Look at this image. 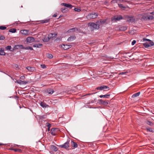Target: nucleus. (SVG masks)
<instances>
[{
	"instance_id": "1",
	"label": "nucleus",
	"mask_w": 154,
	"mask_h": 154,
	"mask_svg": "<svg viewBox=\"0 0 154 154\" xmlns=\"http://www.w3.org/2000/svg\"><path fill=\"white\" fill-rule=\"evenodd\" d=\"M99 21H97L96 23L91 22L88 23V25L90 27L91 29L93 30L98 29L100 27V25L99 24Z\"/></svg>"
},
{
	"instance_id": "2",
	"label": "nucleus",
	"mask_w": 154,
	"mask_h": 154,
	"mask_svg": "<svg viewBox=\"0 0 154 154\" xmlns=\"http://www.w3.org/2000/svg\"><path fill=\"white\" fill-rule=\"evenodd\" d=\"M98 16V14L97 13H91L87 15L86 18L88 20H91L92 19L96 18Z\"/></svg>"
},
{
	"instance_id": "3",
	"label": "nucleus",
	"mask_w": 154,
	"mask_h": 154,
	"mask_svg": "<svg viewBox=\"0 0 154 154\" xmlns=\"http://www.w3.org/2000/svg\"><path fill=\"white\" fill-rule=\"evenodd\" d=\"M70 142V139H68L67 141L64 144L60 145L59 146L60 148H63L65 149H67L69 147V142Z\"/></svg>"
},
{
	"instance_id": "4",
	"label": "nucleus",
	"mask_w": 154,
	"mask_h": 154,
	"mask_svg": "<svg viewBox=\"0 0 154 154\" xmlns=\"http://www.w3.org/2000/svg\"><path fill=\"white\" fill-rule=\"evenodd\" d=\"M123 19V17L121 15L118 16H114L113 18H112V21L113 22L119 21Z\"/></svg>"
},
{
	"instance_id": "5",
	"label": "nucleus",
	"mask_w": 154,
	"mask_h": 154,
	"mask_svg": "<svg viewBox=\"0 0 154 154\" xmlns=\"http://www.w3.org/2000/svg\"><path fill=\"white\" fill-rule=\"evenodd\" d=\"M149 13H147L146 16H144L143 17V19L145 20H153L154 18L153 16L149 14Z\"/></svg>"
},
{
	"instance_id": "6",
	"label": "nucleus",
	"mask_w": 154,
	"mask_h": 154,
	"mask_svg": "<svg viewBox=\"0 0 154 154\" xmlns=\"http://www.w3.org/2000/svg\"><path fill=\"white\" fill-rule=\"evenodd\" d=\"M154 45V43L153 42H151L149 43L146 42L145 43L143 44V45L146 48H148L149 47H151Z\"/></svg>"
},
{
	"instance_id": "7",
	"label": "nucleus",
	"mask_w": 154,
	"mask_h": 154,
	"mask_svg": "<svg viewBox=\"0 0 154 154\" xmlns=\"http://www.w3.org/2000/svg\"><path fill=\"white\" fill-rule=\"evenodd\" d=\"M17 82L20 85H25L29 83V81H22L21 80H17Z\"/></svg>"
},
{
	"instance_id": "8",
	"label": "nucleus",
	"mask_w": 154,
	"mask_h": 154,
	"mask_svg": "<svg viewBox=\"0 0 154 154\" xmlns=\"http://www.w3.org/2000/svg\"><path fill=\"white\" fill-rule=\"evenodd\" d=\"M60 47L63 48L64 50H67L71 48V45H64V44L60 45Z\"/></svg>"
},
{
	"instance_id": "9",
	"label": "nucleus",
	"mask_w": 154,
	"mask_h": 154,
	"mask_svg": "<svg viewBox=\"0 0 154 154\" xmlns=\"http://www.w3.org/2000/svg\"><path fill=\"white\" fill-rule=\"evenodd\" d=\"M20 33L25 35H28L29 34V30H22L20 31Z\"/></svg>"
},
{
	"instance_id": "10",
	"label": "nucleus",
	"mask_w": 154,
	"mask_h": 154,
	"mask_svg": "<svg viewBox=\"0 0 154 154\" xmlns=\"http://www.w3.org/2000/svg\"><path fill=\"white\" fill-rule=\"evenodd\" d=\"M107 88H109V87L107 86H102L100 87H97V89L98 90H102Z\"/></svg>"
},
{
	"instance_id": "11",
	"label": "nucleus",
	"mask_w": 154,
	"mask_h": 154,
	"mask_svg": "<svg viewBox=\"0 0 154 154\" xmlns=\"http://www.w3.org/2000/svg\"><path fill=\"white\" fill-rule=\"evenodd\" d=\"M34 38L32 37H29L26 38L27 42L29 43L34 42Z\"/></svg>"
},
{
	"instance_id": "12",
	"label": "nucleus",
	"mask_w": 154,
	"mask_h": 154,
	"mask_svg": "<svg viewBox=\"0 0 154 154\" xmlns=\"http://www.w3.org/2000/svg\"><path fill=\"white\" fill-rule=\"evenodd\" d=\"M26 69L29 71L31 72H33L35 70V68L34 67L27 66L26 67Z\"/></svg>"
},
{
	"instance_id": "13",
	"label": "nucleus",
	"mask_w": 154,
	"mask_h": 154,
	"mask_svg": "<svg viewBox=\"0 0 154 154\" xmlns=\"http://www.w3.org/2000/svg\"><path fill=\"white\" fill-rule=\"evenodd\" d=\"M61 5L64 6V7L69 8H72L73 7V6L71 5L65 3H62L61 4Z\"/></svg>"
},
{
	"instance_id": "14",
	"label": "nucleus",
	"mask_w": 154,
	"mask_h": 154,
	"mask_svg": "<svg viewBox=\"0 0 154 154\" xmlns=\"http://www.w3.org/2000/svg\"><path fill=\"white\" fill-rule=\"evenodd\" d=\"M57 35V34L56 33H50L48 35V37L50 40V39L53 38L54 37H55Z\"/></svg>"
},
{
	"instance_id": "15",
	"label": "nucleus",
	"mask_w": 154,
	"mask_h": 154,
	"mask_svg": "<svg viewBox=\"0 0 154 154\" xmlns=\"http://www.w3.org/2000/svg\"><path fill=\"white\" fill-rule=\"evenodd\" d=\"M56 128H52L51 130V134L53 136H55L56 135Z\"/></svg>"
},
{
	"instance_id": "16",
	"label": "nucleus",
	"mask_w": 154,
	"mask_h": 154,
	"mask_svg": "<svg viewBox=\"0 0 154 154\" xmlns=\"http://www.w3.org/2000/svg\"><path fill=\"white\" fill-rule=\"evenodd\" d=\"M50 148L51 149L54 151L55 152L57 151L58 149L57 148L56 146H55L54 145H51L50 146Z\"/></svg>"
},
{
	"instance_id": "17",
	"label": "nucleus",
	"mask_w": 154,
	"mask_h": 154,
	"mask_svg": "<svg viewBox=\"0 0 154 154\" xmlns=\"http://www.w3.org/2000/svg\"><path fill=\"white\" fill-rule=\"evenodd\" d=\"M71 144L72 146L75 148H77L78 147V144L72 140L71 142Z\"/></svg>"
},
{
	"instance_id": "18",
	"label": "nucleus",
	"mask_w": 154,
	"mask_h": 154,
	"mask_svg": "<svg viewBox=\"0 0 154 154\" xmlns=\"http://www.w3.org/2000/svg\"><path fill=\"white\" fill-rule=\"evenodd\" d=\"M106 21V19L100 20L99 21V25H103L105 24Z\"/></svg>"
},
{
	"instance_id": "19",
	"label": "nucleus",
	"mask_w": 154,
	"mask_h": 154,
	"mask_svg": "<svg viewBox=\"0 0 154 154\" xmlns=\"http://www.w3.org/2000/svg\"><path fill=\"white\" fill-rule=\"evenodd\" d=\"M76 38L75 36H72L69 37L67 39V40L69 41H72L75 40Z\"/></svg>"
},
{
	"instance_id": "20",
	"label": "nucleus",
	"mask_w": 154,
	"mask_h": 154,
	"mask_svg": "<svg viewBox=\"0 0 154 154\" xmlns=\"http://www.w3.org/2000/svg\"><path fill=\"white\" fill-rule=\"evenodd\" d=\"M110 96V94H106L104 95H100L99 97L100 98H108Z\"/></svg>"
},
{
	"instance_id": "21",
	"label": "nucleus",
	"mask_w": 154,
	"mask_h": 154,
	"mask_svg": "<svg viewBox=\"0 0 154 154\" xmlns=\"http://www.w3.org/2000/svg\"><path fill=\"white\" fill-rule=\"evenodd\" d=\"M40 104L41 106L43 108H46L48 106L45 103L42 102H41Z\"/></svg>"
},
{
	"instance_id": "22",
	"label": "nucleus",
	"mask_w": 154,
	"mask_h": 154,
	"mask_svg": "<svg viewBox=\"0 0 154 154\" xmlns=\"http://www.w3.org/2000/svg\"><path fill=\"white\" fill-rule=\"evenodd\" d=\"M127 29V27L125 26H122L119 28L120 31H125Z\"/></svg>"
},
{
	"instance_id": "23",
	"label": "nucleus",
	"mask_w": 154,
	"mask_h": 154,
	"mask_svg": "<svg viewBox=\"0 0 154 154\" xmlns=\"http://www.w3.org/2000/svg\"><path fill=\"white\" fill-rule=\"evenodd\" d=\"M140 92L135 93L132 95V97L133 98H134V97H137L140 95Z\"/></svg>"
},
{
	"instance_id": "24",
	"label": "nucleus",
	"mask_w": 154,
	"mask_h": 154,
	"mask_svg": "<svg viewBox=\"0 0 154 154\" xmlns=\"http://www.w3.org/2000/svg\"><path fill=\"white\" fill-rule=\"evenodd\" d=\"M50 19H45L43 20H40V21L41 22L40 23H47L49 21Z\"/></svg>"
},
{
	"instance_id": "25",
	"label": "nucleus",
	"mask_w": 154,
	"mask_h": 154,
	"mask_svg": "<svg viewBox=\"0 0 154 154\" xmlns=\"http://www.w3.org/2000/svg\"><path fill=\"white\" fill-rule=\"evenodd\" d=\"M5 53L4 52V50L2 48H0V55H5Z\"/></svg>"
},
{
	"instance_id": "26",
	"label": "nucleus",
	"mask_w": 154,
	"mask_h": 154,
	"mask_svg": "<svg viewBox=\"0 0 154 154\" xmlns=\"http://www.w3.org/2000/svg\"><path fill=\"white\" fill-rule=\"evenodd\" d=\"M42 45V44H35L33 45V47H36V48H40Z\"/></svg>"
},
{
	"instance_id": "27",
	"label": "nucleus",
	"mask_w": 154,
	"mask_h": 154,
	"mask_svg": "<svg viewBox=\"0 0 154 154\" xmlns=\"http://www.w3.org/2000/svg\"><path fill=\"white\" fill-rule=\"evenodd\" d=\"M54 91L53 90V89H49L47 91V92L49 94H52L54 92Z\"/></svg>"
},
{
	"instance_id": "28",
	"label": "nucleus",
	"mask_w": 154,
	"mask_h": 154,
	"mask_svg": "<svg viewBox=\"0 0 154 154\" xmlns=\"http://www.w3.org/2000/svg\"><path fill=\"white\" fill-rule=\"evenodd\" d=\"M16 29L15 28L11 29L9 30V31L10 32L12 33H15L16 32Z\"/></svg>"
},
{
	"instance_id": "29",
	"label": "nucleus",
	"mask_w": 154,
	"mask_h": 154,
	"mask_svg": "<svg viewBox=\"0 0 154 154\" xmlns=\"http://www.w3.org/2000/svg\"><path fill=\"white\" fill-rule=\"evenodd\" d=\"M143 42H152V41L150 40L145 38H143Z\"/></svg>"
},
{
	"instance_id": "30",
	"label": "nucleus",
	"mask_w": 154,
	"mask_h": 154,
	"mask_svg": "<svg viewBox=\"0 0 154 154\" xmlns=\"http://www.w3.org/2000/svg\"><path fill=\"white\" fill-rule=\"evenodd\" d=\"M49 40V38L48 37H44L43 39V41L45 42H48Z\"/></svg>"
},
{
	"instance_id": "31",
	"label": "nucleus",
	"mask_w": 154,
	"mask_h": 154,
	"mask_svg": "<svg viewBox=\"0 0 154 154\" xmlns=\"http://www.w3.org/2000/svg\"><path fill=\"white\" fill-rule=\"evenodd\" d=\"M12 150L16 152H22V150L20 149H14Z\"/></svg>"
},
{
	"instance_id": "32",
	"label": "nucleus",
	"mask_w": 154,
	"mask_h": 154,
	"mask_svg": "<svg viewBox=\"0 0 154 154\" xmlns=\"http://www.w3.org/2000/svg\"><path fill=\"white\" fill-rule=\"evenodd\" d=\"M20 47H23V45H16L14 46V48L15 49H18L19 48H20Z\"/></svg>"
},
{
	"instance_id": "33",
	"label": "nucleus",
	"mask_w": 154,
	"mask_h": 154,
	"mask_svg": "<svg viewBox=\"0 0 154 154\" xmlns=\"http://www.w3.org/2000/svg\"><path fill=\"white\" fill-rule=\"evenodd\" d=\"M119 6L122 9H124L125 7L122 4H118Z\"/></svg>"
},
{
	"instance_id": "34",
	"label": "nucleus",
	"mask_w": 154,
	"mask_h": 154,
	"mask_svg": "<svg viewBox=\"0 0 154 154\" xmlns=\"http://www.w3.org/2000/svg\"><path fill=\"white\" fill-rule=\"evenodd\" d=\"M146 123L147 124L150 125V126H152L153 125V124L152 123V122L149 121H146Z\"/></svg>"
},
{
	"instance_id": "35",
	"label": "nucleus",
	"mask_w": 154,
	"mask_h": 154,
	"mask_svg": "<svg viewBox=\"0 0 154 154\" xmlns=\"http://www.w3.org/2000/svg\"><path fill=\"white\" fill-rule=\"evenodd\" d=\"M47 57H48L50 59L52 58L53 57V55L51 54H47Z\"/></svg>"
},
{
	"instance_id": "36",
	"label": "nucleus",
	"mask_w": 154,
	"mask_h": 154,
	"mask_svg": "<svg viewBox=\"0 0 154 154\" xmlns=\"http://www.w3.org/2000/svg\"><path fill=\"white\" fill-rule=\"evenodd\" d=\"M24 48V49H26V50L30 49L31 50H33V48L32 47H26V48Z\"/></svg>"
},
{
	"instance_id": "37",
	"label": "nucleus",
	"mask_w": 154,
	"mask_h": 154,
	"mask_svg": "<svg viewBox=\"0 0 154 154\" xmlns=\"http://www.w3.org/2000/svg\"><path fill=\"white\" fill-rule=\"evenodd\" d=\"M7 27L4 26H0V29L1 30H5L6 29Z\"/></svg>"
},
{
	"instance_id": "38",
	"label": "nucleus",
	"mask_w": 154,
	"mask_h": 154,
	"mask_svg": "<svg viewBox=\"0 0 154 154\" xmlns=\"http://www.w3.org/2000/svg\"><path fill=\"white\" fill-rule=\"evenodd\" d=\"M67 9L66 8H61V11L63 13H65L66 12V10Z\"/></svg>"
},
{
	"instance_id": "39",
	"label": "nucleus",
	"mask_w": 154,
	"mask_h": 154,
	"mask_svg": "<svg viewBox=\"0 0 154 154\" xmlns=\"http://www.w3.org/2000/svg\"><path fill=\"white\" fill-rule=\"evenodd\" d=\"M135 20L133 18H130V19L127 20V21L130 22H134Z\"/></svg>"
},
{
	"instance_id": "40",
	"label": "nucleus",
	"mask_w": 154,
	"mask_h": 154,
	"mask_svg": "<svg viewBox=\"0 0 154 154\" xmlns=\"http://www.w3.org/2000/svg\"><path fill=\"white\" fill-rule=\"evenodd\" d=\"M75 30H78V29L76 28H73L72 29H70L69 31V32H71V31H73Z\"/></svg>"
},
{
	"instance_id": "41",
	"label": "nucleus",
	"mask_w": 154,
	"mask_h": 154,
	"mask_svg": "<svg viewBox=\"0 0 154 154\" xmlns=\"http://www.w3.org/2000/svg\"><path fill=\"white\" fill-rule=\"evenodd\" d=\"M147 130L150 132H153V131L152 128H147Z\"/></svg>"
},
{
	"instance_id": "42",
	"label": "nucleus",
	"mask_w": 154,
	"mask_h": 154,
	"mask_svg": "<svg viewBox=\"0 0 154 154\" xmlns=\"http://www.w3.org/2000/svg\"><path fill=\"white\" fill-rule=\"evenodd\" d=\"M74 11L76 12H79L81 11V9L78 8H75Z\"/></svg>"
},
{
	"instance_id": "43",
	"label": "nucleus",
	"mask_w": 154,
	"mask_h": 154,
	"mask_svg": "<svg viewBox=\"0 0 154 154\" xmlns=\"http://www.w3.org/2000/svg\"><path fill=\"white\" fill-rule=\"evenodd\" d=\"M11 46H8L6 47L5 48L8 50H10L11 48Z\"/></svg>"
},
{
	"instance_id": "44",
	"label": "nucleus",
	"mask_w": 154,
	"mask_h": 154,
	"mask_svg": "<svg viewBox=\"0 0 154 154\" xmlns=\"http://www.w3.org/2000/svg\"><path fill=\"white\" fill-rule=\"evenodd\" d=\"M41 67L43 69H45L46 68V65L45 64L41 65Z\"/></svg>"
},
{
	"instance_id": "45",
	"label": "nucleus",
	"mask_w": 154,
	"mask_h": 154,
	"mask_svg": "<svg viewBox=\"0 0 154 154\" xmlns=\"http://www.w3.org/2000/svg\"><path fill=\"white\" fill-rule=\"evenodd\" d=\"M46 125L48 128H50L51 126V124L48 122L46 123Z\"/></svg>"
},
{
	"instance_id": "46",
	"label": "nucleus",
	"mask_w": 154,
	"mask_h": 154,
	"mask_svg": "<svg viewBox=\"0 0 154 154\" xmlns=\"http://www.w3.org/2000/svg\"><path fill=\"white\" fill-rule=\"evenodd\" d=\"M5 38V37L3 35H1L0 36V40H3Z\"/></svg>"
},
{
	"instance_id": "47",
	"label": "nucleus",
	"mask_w": 154,
	"mask_h": 154,
	"mask_svg": "<svg viewBox=\"0 0 154 154\" xmlns=\"http://www.w3.org/2000/svg\"><path fill=\"white\" fill-rule=\"evenodd\" d=\"M103 104L104 105H107L108 104V103L107 101H104L103 102Z\"/></svg>"
},
{
	"instance_id": "48",
	"label": "nucleus",
	"mask_w": 154,
	"mask_h": 154,
	"mask_svg": "<svg viewBox=\"0 0 154 154\" xmlns=\"http://www.w3.org/2000/svg\"><path fill=\"white\" fill-rule=\"evenodd\" d=\"M25 79V77L23 75V76H21L20 77V79H21V80H24Z\"/></svg>"
},
{
	"instance_id": "49",
	"label": "nucleus",
	"mask_w": 154,
	"mask_h": 154,
	"mask_svg": "<svg viewBox=\"0 0 154 154\" xmlns=\"http://www.w3.org/2000/svg\"><path fill=\"white\" fill-rule=\"evenodd\" d=\"M136 43V41L135 40H134L132 42L131 45H134Z\"/></svg>"
},
{
	"instance_id": "50",
	"label": "nucleus",
	"mask_w": 154,
	"mask_h": 154,
	"mask_svg": "<svg viewBox=\"0 0 154 154\" xmlns=\"http://www.w3.org/2000/svg\"><path fill=\"white\" fill-rule=\"evenodd\" d=\"M127 72H121L120 73V74L121 75H124V74H125Z\"/></svg>"
},
{
	"instance_id": "51",
	"label": "nucleus",
	"mask_w": 154,
	"mask_h": 154,
	"mask_svg": "<svg viewBox=\"0 0 154 154\" xmlns=\"http://www.w3.org/2000/svg\"><path fill=\"white\" fill-rule=\"evenodd\" d=\"M99 101L101 103V104H103V101H103V100H102V99H100V100H99Z\"/></svg>"
},
{
	"instance_id": "52",
	"label": "nucleus",
	"mask_w": 154,
	"mask_h": 154,
	"mask_svg": "<svg viewBox=\"0 0 154 154\" xmlns=\"http://www.w3.org/2000/svg\"><path fill=\"white\" fill-rule=\"evenodd\" d=\"M57 16V14L56 13L54 14L53 16V17H56Z\"/></svg>"
},
{
	"instance_id": "53",
	"label": "nucleus",
	"mask_w": 154,
	"mask_h": 154,
	"mask_svg": "<svg viewBox=\"0 0 154 154\" xmlns=\"http://www.w3.org/2000/svg\"><path fill=\"white\" fill-rule=\"evenodd\" d=\"M149 14H152L154 15V11H153L152 12H151Z\"/></svg>"
},
{
	"instance_id": "54",
	"label": "nucleus",
	"mask_w": 154,
	"mask_h": 154,
	"mask_svg": "<svg viewBox=\"0 0 154 154\" xmlns=\"http://www.w3.org/2000/svg\"><path fill=\"white\" fill-rule=\"evenodd\" d=\"M15 66L16 68H18V65L17 64H15Z\"/></svg>"
},
{
	"instance_id": "55",
	"label": "nucleus",
	"mask_w": 154,
	"mask_h": 154,
	"mask_svg": "<svg viewBox=\"0 0 154 154\" xmlns=\"http://www.w3.org/2000/svg\"><path fill=\"white\" fill-rule=\"evenodd\" d=\"M14 48H13L12 50H11V51H14Z\"/></svg>"
},
{
	"instance_id": "56",
	"label": "nucleus",
	"mask_w": 154,
	"mask_h": 154,
	"mask_svg": "<svg viewBox=\"0 0 154 154\" xmlns=\"http://www.w3.org/2000/svg\"><path fill=\"white\" fill-rule=\"evenodd\" d=\"M43 118H44L43 116H42L41 117V119H43Z\"/></svg>"
},
{
	"instance_id": "57",
	"label": "nucleus",
	"mask_w": 154,
	"mask_h": 154,
	"mask_svg": "<svg viewBox=\"0 0 154 154\" xmlns=\"http://www.w3.org/2000/svg\"><path fill=\"white\" fill-rule=\"evenodd\" d=\"M50 128H48V131H50Z\"/></svg>"
},
{
	"instance_id": "58",
	"label": "nucleus",
	"mask_w": 154,
	"mask_h": 154,
	"mask_svg": "<svg viewBox=\"0 0 154 154\" xmlns=\"http://www.w3.org/2000/svg\"><path fill=\"white\" fill-rule=\"evenodd\" d=\"M20 48H21L22 49H24V48H23V47H20ZM23 48H24V47H23Z\"/></svg>"
},
{
	"instance_id": "59",
	"label": "nucleus",
	"mask_w": 154,
	"mask_h": 154,
	"mask_svg": "<svg viewBox=\"0 0 154 154\" xmlns=\"http://www.w3.org/2000/svg\"><path fill=\"white\" fill-rule=\"evenodd\" d=\"M7 75H8L9 76L11 77L9 75H8L7 74H6Z\"/></svg>"
},
{
	"instance_id": "60",
	"label": "nucleus",
	"mask_w": 154,
	"mask_h": 154,
	"mask_svg": "<svg viewBox=\"0 0 154 154\" xmlns=\"http://www.w3.org/2000/svg\"><path fill=\"white\" fill-rule=\"evenodd\" d=\"M2 143H0V145H2Z\"/></svg>"
},
{
	"instance_id": "61",
	"label": "nucleus",
	"mask_w": 154,
	"mask_h": 154,
	"mask_svg": "<svg viewBox=\"0 0 154 154\" xmlns=\"http://www.w3.org/2000/svg\"><path fill=\"white\" fill-rule=\"evenodd\" d=\"M91 94H88V95H90Z\"/></svg>"
}]
</instances>
